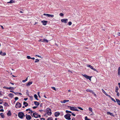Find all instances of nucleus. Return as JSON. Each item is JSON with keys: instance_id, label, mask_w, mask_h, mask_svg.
<instances>
[{"instance_id": "1", "label": "nucleus", "mask_w": 120, "mask_h": 120, "mask_svg": "<svg viewBox=\"0 0 120 120\" xmlns=\"http://www.w3.org/2000/svg\"><path fill=\"white\" fill-rule=\"evenodd\" d=\"M68 107L72 111H79V110L77 109L76 107H72L70 106H68Z\"/></svg>"}, {"instance_id": "2", "label": "nucleus", "mask_w": 120, "mask_h": 120, "mask_svg": "<svg viewBox=\"0 0 120 120\" xmlns=\"http://www.w3.org/2000/svg\"><path fill=\"white\" fill-rule=\"evenodd\" d=\"M71 115L69 113H67L64 116V117L67 119L70 120H71L70 116Z\"/></svg>"}, {"instance_id": "3", "label": "nucleus", "mask_w": 120, "mask_h": 120, "mask_svg": "<svg viewBox=\"0 0 120 120\" xmlns=\"http://www.w3.org/2000/svg\"><path fill=\"white\" fill-rule=\"evenodd\" d=\"M24 115V113L22 112H19L18 114L19 117L21 119H22L23 118Z\"/></svg>"}, {"instance_id": "4", "label": "nucleus", "mask_w": 120, "mask_h": 120, "mask_svg": "<svg viewBox=\"0 0 120 120\" xmlns=\"http://www.w3.org/2000/svg\"><path fill=\"white\" fill-rule=\"evenodd\" d=\"M46 110L47 111V113L48 115H51L52 112L50 108H47Z\"/></svg>"}, {"instance_id": "5", "label": "nucleus", "mask_w": 120, "mask_h": 120, "mask_svg": "<svg viewBox=\"0 0 120 120\" xmlns=\"http://www.w3.org/2000/svg\"><path fill=\"white\" fill-rule=\"evenodd\" d=\"M82 75L87 79H89V80L90 81L91 80V78L92 77L91 76H90L88 75H86L85 74H82Z\"/></svg>"}, {"instance_id": "6", "label": "nucleus", "mask_w": 120, "mask_h": 120, "mask_svg": "<svg viewBox=\"0 0 120 120\" xmlns=\"http://www.w3.org/2000/svg\"><path fill=\"white\" fill-rule=\"evenodd\" d=\"M45 15L46 16L49 17H51L52 18H53L54 17V16L52 15H50L49 14L44 13L43 15Z\"/></svg>"}, {"instance_id": "7", "label": "nucleus", "mask_w": 120, "mask_h": 120, "mask_svg": "<svg viewBox=\"0 0 120 120\" xmlns=\"http://www.w3.org/2000/svg\"><path fill=\"white\" fill-rule=\"evenodd\" d=\"M21 107V104L19 102H17L16 103L15 105V107L17 108H20Z\"/></svg>"}, {"instance_id": "8", "label": "nucleus", "mask_w": 120, "mask_h": 120, "mask_svg": "<svg viewBox=\"0 0 120 120\" xmlns=\"http://www.w3.org/2000/svg\"><path fill=\"white\" fill-rule=\"evenodd\" d=\"M61 22H64L65 23H67L68 21V19H63L61 20Z\"/></svg>"}, {"instance_id": "9", "label": "nucleus", "mask_w": 120, "mask_h": 120, "mask_svg": "<svg viewBox=\"0 0 120 120\" xmlns=\"http://www.w3.org/2000/svg\"><path fill=\"white\" fill-rule=\"evenodd\" d=\"M26 118L27 120H30L31 119V117L30 115H27L26 114Z\"/></svg>"}, {"instance_id": "10", "label": "nucleus", "mask_w": 120, "mask_h": 120, "mask_svg": "<svg viewBox=\"0 0 120 120\" xmlns=\"http://www.w3.org/2000/svg\"><path fill=\"white\" fill-rule=\"evenodd\" d=\"M33 115L34 117L35 118H37L38 117V114L36 112L33 113Z\"/></svg>"}, {"instance_id": "11", "label": "nucleus", "mask_w": 120, "mask_h": 120, "mask_svg": "<svg viewBox=\"0 0 120 120\" xmlns=\"http://www.w3.org/2000/svg\"><path fill=\"white\" fill-rule=\"evenodd\" d=\"M41 22L43 23V25L45 26L46 25L47 23L48 22V21H47L43 20L41 21Z\"/></svg>"}, {"instance_id": "12", "label": "nucleus", "mask_w": 120, "mask_h": 120, "mask_svg": "<svg viewBox=\"0 0 120 120\" xmlns=\"http://www.w3.org/2000/svg\"><path fill=\"white\" fill-rule=\"evenodd\" d=\"M69 101V100H64L63 101H60V102L62 103H65L66 102H68Z\"/></svg>"}, {"instance_id": "13", "label": "nucleus", "mask_w": 120, "mask_h": 120, "mask_svg": "<svg viewBox=\"0 0 120 120\" xmlns=\"http://www.w3.org/2000/svg\"><path fill=\"white\" fill-rule=\"evenodd\" d=\"M60 114V113L59 112H56L55 113V116L56 117L59 116Z\"/></svg>"}, {"instance_id": "14", "label": "nucleus", "mask_w": 120, "mask_h": 120, "mask_svg": "<svg viewBox=\"0 0 120 120\" xmlns=\"http://www.w3.org/2000/svg\"><path fill=\"white\" fill-rule=\"evenodd\" d=\"M6 53L5 52L3 53L2 51H1L0 52V54L2 56H5L6 55Z\"/></svg>"}, {"instance_id": "15", "label": "nucleus", "mask_w": 120, "mask_h": 120, "mask_svg": "<svg viewBox=\"0 0 120 120\" xmlns=\"http://www.w3.org/2000/svg\"><path fill=\"white\" fill-rule=\"evenodd\" d=\"M86 91L87 92H89L90 93H94V92L91 90L87 89L86 90Z\"/></svg>"}, {"instance_id": "16", "label": "nucleus", "mask_w": 120, "mask_h": 120, "mask_svg": "<svg viewBox=\"0 0 120 120\" xmlns=\"http://www.w3.org/2000/svg\"><path fill=\"white\" fill-rule=\"evenodd\" d=\"M116 102L118 104L120 105V101L119 99L116 98Z\"/></svg>"}, {"instance_id": "17", "label": "nucleus", "mask_w": 120, "mask_h": 120, "mask_svg": "<svg viewBox=\"0 0 120 120\" xmlns=\"http://www.w3.org/2000/svg\"><path fill=\"white\" fill-rule=\"evenodd\" d=\"M23 104L25 105V107H27L28 105V103L25 101L23 102Z\"/></svg>"}, {"instance_id": "18", "label": "nucleus", "mask_w": 120, "mask_h": 120, "mask_svg": "<svg viewBox=\"0 0 120 120\" xmlns=\"http://www.w3.org/2000/svg\"><path fill=\"white\" fill-rule=\"evenodd\" d=\"M8 96L11 98H12L13 97L14 95L12 93H10L8 95Z\"/></svg>"}, {"instance_id": "19", "label": "nucleus", "mask_w": 120, "mask_h": 120, "mask_svg": "<svg viewBox=\"0 0 120 120\" xmlns=\"http://www.w3.org/2000/svg\"><path fill=\"white\" fill-rule=\"evenodd\" d=\"M32 82H29L27 83L26 85L27 86H29L32 84Z\"/></svg>"}, {"instance_id": "20", "label": "nucleus", "mask_w": 120, "mask_h": 120, "mask_svg": "<svg viewBox=\"0 0 120 120\" xmlns=\"http://www.w3.org/2000/svg\"><path fill=\"white\" fill-rule=\"evenodd\" d=\"M46 42L47 43H48V41L46 39H43V42Z\"/></svg>"}, {"instance_id": "21", "label": "nucleus", "mask_w": 120, "mask_h": 120, "mask_svg": "<svg viewBox=\"0 0 120 120\" xmlns=\"http://www.w3.org/2000/svg\"><path fill=\"white\" fill-rule=\"evenodd\" d=\"M34 103L36 105H39V103L38 102L36 101H35L34 102Z\"/></svg>"}, {"instance_id": "22", "label": "nucleus", "mask_w": 120, "mask_h": 120, "mask_svg": "<svg viewBox=\"0 0 120 120\" xmlns=\"http://www.w3.org/2000/svg\"><path fill=\"white\" fill-rule=\"evenodd\" d=\"M107 114L108 115H110L111 116H113V114L112 113H111L110 112H107Z\"/></svg>"}, {"instance_id": "23", "label": "nucleus", "mask_w": 120, "mask_h": 120, "mask_svg": "<svg viewBox=\"0 0 120 120\" xmlns=\"http://www.w3.org/2000/svg\"><path fill=\"white\" fill-rule=\"evenodd\" d=\"M7 115L8 116H11V113L10 111H9L7 113Z\"/></svg>"}, {"instance_id": "24", "label": "nucleus", "mask_w": 120, "mask_h": 120, "mask_svg": "<svg viewBox=\"0 0 120 120\" xmlns=\"http://www.w3.org/2000/svg\"><path fill=\"white\" fill-rule=\"evenodd\" d=\"M119 88L118 87V86H116V90H115V92H118V90Z\"/></svg>"}, {"instance_id": "25", "label": "nucleus", "mask_w": 120, "mask_h": 120, "mask_svg": "<svg viewBox=\"0 0 120 120\" xmlns=\"http://www.w3.org/2000/svg\"><path fill=\"white\" fill-rule=\"evenodd\" d=\"M14 3V1L12 0H11L10 2H8V3Z\"/></svg>"}, {"instance_id": "26", "label": "nucleus", "mask_w": 120, "mask_h": 120, "mask_svg": "<svg viewBox=\"0 0 120 120\" xmlns=\"http://www.w3.org/2000/svg\"><path fill=\"white\" fill-rule=\"evenodd\" d=\"M34 97L37 100H38V96L36 94H35L34 95Z\"/></svg>"}, {"instance_id": "27", "label": "nucleus", "mask_w": 120, "mask_h": 120, "mask_svg": "<svg viewBox=\"0 0 120 120\" xmlns=\"http://www.w3.org/2000/svg\"><path fill=\"white\" fill-rule=\"evenodd\" d=\"M87 66L88 67H89L91 68V69H92L93 67L90 65H87Z\"/></svg>"}, {"instance_id": "28", "label": "nucleus", "mask_w": 120, "mask_h": 120, "mask_svg": "<svg viewBox=\"0 0 120 120\" xmlns=\"http://www.w3.org/2000/svg\"><path fill=\"white\" fill-rule=\"evenodd\" d=\"M0 115L1 116V117L2 118H4V114L3 113H1L0 114Z\"/></svg>"}, {"instance_id": "29", "label": "nucleus", "mask_w": 120, "mask_h": 120, "mask_svg": "<svg viewBox=\"0 0 120 120\" xmlns=\"http://www.w3.org/2000/svg\"><path fill=\"white\" fill-rule=\"evenodd\" d=\"M102 92L104 93V94L106 95V94H107L105 92V91H104V90L103 89H102Z\"/></svg>"}, {"instance_id": "30", "label": "nucleus", "mask_w": 120, "mask_h": 120, "mask_svg": "<svg viewBox=\"0 0 120 120\" xmlns=\"http://www.w3.org/2000/svg\"><path fill=\"white\" fill-rule=\"evenodd\" d=\"M65 112H66V113H71V111H68L67 110H66V111Z\"/></svg>"}, {"instance_id": "31", "label": "nucleus", "mask_w": 120, "mask_h": 120, "mask_svg": "<svg viewBox=\"0 0 120 120\" xmlns=\"http://www.w3.org/2000/svg\"><path fill=\"white\" fill-rule=\"evenodd\" d=\"M28 77H27L26 79L25 80H23L22 81V82H26L27 80Z\"/></svg>"}, {"instance_id": "32", "label": "nucleus", "mask_w": 120, "mask_h": 120, "mask_svg": "<svg viewBox=\"0 0 120 120\" xmlns=\"http://www.w3.org/2000/svg\"><path fill=\"white\" fill-rule=\"evenodd\" d=\"M51 88L52 89H53V90H55V91H56V88L55 87H51Z\"/></svg>"}, {"instance_id": "33", "label": "nucleus", "mask_w": 120, "mask_h": 120, "mask_svg": "<svg viewBox=\"0 0 120 120\" xmlns=\"http://www.w3.org/2000/svg\"><path fill=\"white\" fill-rule=\"evenodd\" d=\"M39 61V60L38 59H36L35 60V63H37Z\"/></svg>"}, {"instance_id": "34", "label": "nucleus", "mask_w": 120, "mask_h": 120, "mask_svg": "<svg viewBox=\"0 0 120 120\" xmlns=\"http://www.w3.org/2000/svg\"><path fill=\"white\" fill-rule=\"evenodd\" d=\"M118 75L119 77L120 76V71H118Z\"/></svg>"}, {"instance_id": "35", "label": "nucleus", "mask_w": 120, "mask_h": 120, "mask_svg": "<svg viewBox=\"0 0 120 120\" xmlns=\"http://www.w3.org/2000/svg\"><path fill=\"white\" fill-rule=\"evenodd\" d=\"M89 111H91L92 112V108H91L89 107Z\"/></svg>"}, {"instance_id": "36", "label": "nucleus", "mask_w": 120, "mask_h": 120, "mask_svg": "<svg viewBox=\"0 0 120 120\" xmlns=\"http://www.w3.org/2000/svg\"><path fill=\"white\" fill-rule=\"evenodd\" d=\"M85 120H90V119H88L87 116H86L85 117Z\"/></svg>"}, {"instance_id": "37", "label": "nucleus", "mask_w": 120, "mask_h": 120, "mask_svg": "<svg viewBox=\"0 0 120 120\" xmlns=\"http://www.w3.org/2000/svg\"><path fill=\"white\" fill-rule=\"evenodd\" d=\"M106 95L109 98H110L111 99L112 98V97L111 96L109 95H108L107 94H106Z\"/></svg>"}, {"instance_id": "38", "label": "nucleus", "mask_w": 120, "mask_h": 120, "mask_svg": "<svg viewBox=\"0 0 120 120\" xmlns=\"http://www.w3.org/2000/svg\"><path fill=\"white\" fill-rule=\"evenodd\" d=\"M111 99L112 101H113L115 102H116V101L113 98H111Z\"/></svg>"}, {"instance_id": "39", "label": "nucleus", "mask_w": 120, "mask_h": 120, "mask_svg": "<svg viewBox=\"0 0 120 120\" xmlns=\"http://www.w3.org/2000/svg\"><path fill=\"white\" fill-rule=\"evenodd\" d=\"M92 69H93V70H94V71H96L97 72H98H98L97 71V70L96 69H95V68H93Z\"/></svg>"}, {"instance_id": "40", "label": "nucleus", "mask_w": 120, "mask_h": 120, "mask_svg": "<svg viewBox=\"0 0 120 120\" xmlns=\"http://www.w3.org/2000/svg\"><path fill=\"white\" fill-rule=\"evenodd\" d=\"M64 15V14L62 13H60V16H63Z\"/></svg>"}, {"instance_id": "41", "label": "nucleus", "mask_w": 120, "mask_h": 120, "mask_svg": "<svg viewBox=\"0 0 120 120\" xmlns=\"http://www.w3.org/2000/svg\"><path fill=\"white\" fill-rule=\"evenodd\" d=\"M68 24L70 26L72 24V22H69L68 23Z\"/></svg>"}, {"instance_id": "42", "label": "nucleus", "mask_w": 120, "mask_h": 120, "mask_svg": "<svg viewBox=\"0 0 120 120\" xmlns=\"http://www.w3.org/2000/svg\"><path fill=\"white\" fill-rule=\"evenodd\" d=\"M27 59H31V57H30L29 56H27Z\"/></svg>"}, {"instance_id": "43", "label": "nucleus", "mask_w": 120, "mask_h": 120, "mask_svg": "<svg viewBox=\"0 0 120 120\" xmlns=\"http://www.w3.org/2000/svg\"><path fill=\"white\" fill-rule=\"evenodd\" d=\"M78 108L79 109H80V110H83L82 108H81V107H78Z\"/></svg>"}, {"instance_id": "44", "label": "nucleus", "mask_w": 120, "mask_h": 120, "mask_svg": "<svg viewBox=\"0 0 120 120\" xmlns=\"http://www.w3.org/2000/svg\"><path fill=\"white\" fill-rule=\"evenodd\" d=\"M116 93H117V94H116L117 96L118 97H119V95H120L119 93L118 92H117Z\"/></svg>"}, {"instance_id": "45", "label": "nucleus", "mask_w": 120, "mask_h": 120, "mask_svg": "<svg viewBox=\"0 0 120 120\" xmlns=\"http://www.w3.org/2000/svg\"><path fill=\"white\" fill-rule=\"evenodd\" d=\"M15 101H17L19 99V98L18 97H16L15 98Z\"/></svg>"}, {"instance_id": "46", "label": "nucleus", "mask_w": 120, "mask_h": 120, "mask_svg": "<svg viewBox=\"0 0 120 120\" xmlns=\"http://www.w3.org/2000/svg\"><path fill=\"white\" fill-rule=\"evenodd\" d=\"M47 120H52V119L51 118L49 117L48 118Z\"/></svg>"}, {"instance_id": "47", "label": "nucleus", "mask_w": 120, "mask_h": 120, "mask_svg": "<svg viewBox=\"0 0 120 120\" xmlns=\"http://www.w3.org/2000/svg\"><path fill=\"white\" fill-rule=\"evenodd\" d=\"M3 88L8 89V87H7L6 86H4L3 87Z\"/></svg>"}, {"instance_id": "48", "label": "nucleus", "mask_w": 120, "mask_h": 120, "mask_svg": "<svg viewBox=\"0 0 120 120\" xmlns=\"http://www.w3.org/2000/svg\"><path fill=\"white\" fill-rule=\"evenodd\" d=\"M39 41V42H43V39H40Z\"/></svg>"}, {"instance_id": "49", "label": "nucleus", "mask_w": 120, "mask_h": 120, "mask_svg": "<svg viewBox=\"0 0 120 120\" xmlns=\"http://www.w3.org/2000/svg\"><path fill=\"white\" fill-rule=\"evenodd\" d=\"M39 93H40L39 92H38V97H39L40 98H41V97H40V95H39Z\"/></svg>"}, {"instance_id": "50", "label": "nucleus", "mask_w": 120, "mask_h": 120, "mask_svg": "<svg viewBox=\"0 0 120 120\" xmlns=\"http://www.w3.org/2000/svg\"><path fill=\"white\" fill-rule=\"evenodd\" d=\"M28 110H29V111L31 110L30 108H29L28 109H27L26 110V111H28Z\"/></svg>"}, {"instance_id": "51", "label": "nucleus", "mask_w": 120, "mask_h": 120, "mask_svg": "<svg viewBox=\"0 0 120 120\" xmlns=\"http://www.w3.org/2000/svg\"><path fill=\"white\" fill-rule=\"evenodd\" d=\"M71 113V115H73V116H75V115L73 113Z\"/></svg>"}, {"instance_id": "52", "label": "nucleus", "mask_w": 120, "mask_h": 120, "mask_svg": "<svg viewBox=\"0 0 120 120\" xmlns=\"http://www.w3.org/2000/svg\"><path fill=\"white\" fill-rule=\"evenodd\" d=\"M27 99H28V98H24V99L25 101H26L27 100Z\"/></svg>"}, {"instance_id": "53", "label": "nucleus", "mask_w": 120, "mask_h": 120, "mask_svg": "<svg viewBox=\"0 0 120 120\" xmlns=\"http://www.w3.org/2000/svg\"><path fill=\"white\" fill-rule=\"evenodd\" d=\"M4 110L3 109H1L0 110V112H3Z\"/></svg>"}, {"instance_id": "54", "label": "nucleus", "mask_w": 120, "mask_h": 120, "mask_svg": "<svg viewBox=\"0 0 120 120\" xmlns=\"http://www.w3.org/2000/svg\"><path fill=\"white\" fill-rule=\"evenodd\" d=\"M37 106H34L33 107V108L34 109H35L37 108Z\"/></svg>"}, {"instance_id": "55", "label": "nucleus", "mask_w": 120, "mask_h": 120, "mask_svg": "<svg viewBox=\"0 0 120 120\" xmlns=\"http://www.w3.org/2000/svg\"><path fill=\"white\" fill-rule=\"evenodd\" d=\"M117 34L118 35L120 36V32H118L117 33Z\"/></svg>"}, {"instance_id": "56", "label": "nucleus", "mask_w": 120, "mask_h": 120, "mask_svg": "<svg viewBox=\"0 0 120 120\" xmlns=\"http://www.w3.org/2000/svg\"><path fill=\"white\" fill-rule=\"evenodd\" d=\"M11 87H8V89H9V90H12V89H11Z\"/></svg>"}, {"instance_id": "57", "label": "nucleus", "mask_w": 120, "mask_h": 120, "mask_svg": "<svg viewBox=\"0 0 120 120\" xmlns=\"http://www.w3.org/2000/svg\"><path fill=\"white\" fill-rule=\"evenodd\" d=\"M40 119H41V120H43V119L44 120H45V119L44 118H41Z\"/></svg>"}, {"instance_id": "58", "label": "nucleus", "mask_w": 120, "mask_h": 120, "mask_svg": "<svg viewBox=\"0 0 120 120\" xmlns=\"http://www.w3.org/2000/svg\"><path fill=\"white\" fill-rule=\"evenodd\" d=\"M118 85H119V87L120 88V83H118Z\"/></svg>"}, {"instance_id": "59", "label": "nucleus", "mask_w": 120, "mask_h": 120, "mask_svg": "<svg viewBox=\"0 0 120 120\" xmlns=\"http://www.w3.org/2000/svg\"><path fill=\"white\" fill-rule=\"evenodd\" d=\"M36 56H38V57H40L41 58V56H39V55H36Z\"/></svg>"}, {"instance_id": "60", "label": "nucleus", "mask_w": 120, "mask_h": 120, "mask_svg": "<svg viewBox=\"0 0 120 120\" xmlns=\"http://www.w3.org/2000/svg\"><path fill=\"white\" fill-rule=\"evenodd\" d=\"M118 71H120V67H119Z\"/></svg>"}, {"instance_id": "61", "label": "nucleus", "mask_w": 120, "mask_h": 120, "mask_svg": "<svg viewBox=\"0 0 120 120\" xmlns=\"http://www.w3.org/2000/svg\"><path fill=\"white\" fill-rule=\"evenodd\" d=\"M38 117H41V115H38Z\"/></svg>"}, {"instance_id": "62", "label": "nucleus", "mask_w": 120, "mask_h": 120, "mask_svg": "<svg viewBox=\"0 0 120 120\" xmlns=\"http://www.w3.org/2000/svg\"><path fill=\"white\" fill-rule=\"evenodd\" d=\"M31 59L34 60L35 59V58H34V57H33V58H31Z\"/></svg>"}, {"instance_id": "63", "label": "nucleus", "mask_w": 120, "mask_h": 120, "mask_svg": "<svg viewBox=\"0 0 120 120\" xmlns=\"http://www.w3.org/2000/svg\"><path fill=\"white\" fill-rule=\"evenodd\" d=\"M3 107L2 106H0V108H3Z\"/></svg>"}, {"instance_id": "64", "label": "nucleus", "mask_w": 120, "mask_h": 120, "mask_svg": "<svg viewBox=\"0 0 120 120\" xmlns=\"http://www.w3.org/2000/svg\"><path fill=\"white\" fill-rule=\"evenodd\" d=\"M93 94H94V95L95 96H96V94L94 93H94H92Z\"/></svg>"}]
</instances>
